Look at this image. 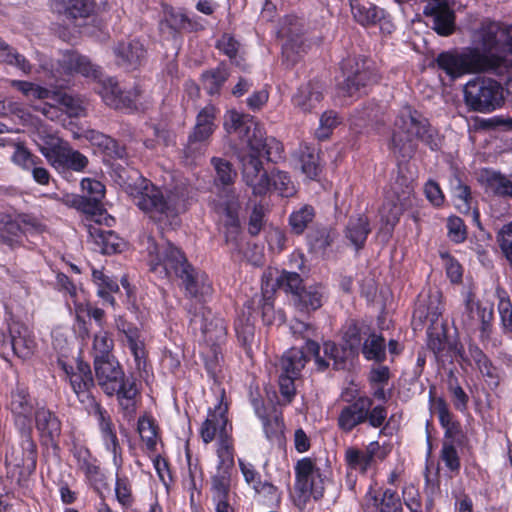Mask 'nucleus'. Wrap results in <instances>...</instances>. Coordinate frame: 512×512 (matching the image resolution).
I'll list each match as a JSON object with an SVG mask.
<instances>
[{"label": "nucleus", "instance_id": "obj_60", "mask_svg": "<svg viewBox=\"0 0 512 512\" xmlns=\"http://www.w3.org/2000/svg\"><path fill=\"white\" fill-rule=\"evenodd\" d=\"M447 389L455 410L465 413L468 410L470 398L456 377H452L448 380Z\"/></svg>", "mask_w": 512, "mask_h": 512}, {"label": "nucleus", "instance_id": "obj_4", "mask_svg": "<svg viewBox=\"0 0 512 512\" xmlns=\"http://www.w3.org/2000/svg\"><path fill=\"white\" fill-rule=\"evenodd\" d=\"M137 176L134 183H128L121 175V185L132 198L134 204L152 220L172 224L177 214L186 209L188 193L184 188L162 192L150 180Z\"/></svg>", "mask_w": 512, "mask_h": 512}, {"label": "nucleus", "instance_id": "obj_5", "mask_svg": "<svg viewBox=\"0 0 512 512\" xmlns=\"http://www.w3.org/2000/svg\"><path fill=\"white\" fill-rule=\"evenodd\" d=\"M395 130L389 144L390 150L400 158H412L416 152L414 140L420 141L431 151H439L444 137L428 118L409 104L400 109L394 122Z\"/></svg>", "mask_w": 512, "mask_h": 512}, {"label": "nucleus", "instance_id": "obj_45", "mask_svg": "<svg viewBox=\"0 0 512 512\" xmlns=\"http://www.w3.org/2000/svg\"><path fill=\"white\" fill-rule=\"evenodd\" d=\"M427 347L433 352L437 361L444 362V358L450 350L447 331L444 325H441V327L429 326L427 328Z\"/></svg>", "mask_w": 512, "mask_h": 512}, {"label": "nucleus", "instance_id": "obj_47", "mask_svg": "<svg viewBox=\"0 0 512 512\" xmlns=\"http://www.w3.org/2000/svg\"><path fill=\"white\" fill-rule=\"evenodd\" d=\"M92 279L97 286L98 296L114 307L115 299L112 294L119 291L117 281L106 275L102 269L95 268L92 269Z\"/></svg>", "mask_w": 512, "mask_h": 512}, {"label": "nucleus", "instance_id": "obj_41", "mask_svg": "<svg viewBox=\"0 0 512 512\" xmlns=\"http://www.w3.org/2000/svg\"><path fill=\"white\" fill-rule=\"evenodd\" d=\"M89 233L97 249L103 254L119 253L126 246L125 241L114 231L90 227Z\"/></svg>", "mask_w": 512, "mask_h": 512}, {"label": "nucleus", "instance_id": "obj_2", "mask_svg": "<svg viewBox=\"0 0 512 512\" xmlns=\"http://www.w3.org/2000/svg\"><path fill=\"white\" fill-rule=\"evenodd\" d=\"M481 50L466 47L440 52L434 59L438 70L451 80L483 71H497L507 67L508 55L512 56V24L489 21L479 30Z\"/></svg>", "mask_w": 512, "mask_h": 512}, {"label": "nucleus", "instance_id": "obj_6", "mask_svg": "<svg viewBox=\"0 0 512 512\" xmlns=\"http://www.w3.org/2000/svg\"><path fill=\"white\" fill-rule=\"evenodd\" d=\"M339 406L336 418L338 430L343 434L352 433L357 427L367 424L369 427L381 428L380 434H384L389 422H386L388 409L384 405L373 406V400L368 395H357L352 399H345Z\"/></svg>", "mask_w": 512, "mask_h": 512}, {"label": "nucleus", "instance_id": "obj_3", "mask_svg": "<svg viewBox=\"0 0 512 512\" xmlns=\"http://www.w3.org/2000/svg\"><path fill=\"white\" fill-rule=\"evenodd\" d=\"M148 257L152 272L159 278L175 274L182 280L185 290L191 297L203 299L211 294L212 286L208 276L188 264L184 254L171 242L159 246L150 239Z\"/></svg>", "mask_w": 512, "mask_h": 512}, {"label": "nucleus", "instance_id": "obj_7", "mask_svg": "<svg viewBox=\"0 0 512 512\" xmlns=\"http://www.w3.org/2000/svg\"><path fill=\"white\" fill-rule=\"evenodd\" d=\"M219 403L213 410H209L206 420L203 422L200 435L205 443H210L213 440H218V463L217 471L212 476L211 492L212 498L215 503L216 512H224V471L222 465L224 464L223 449H224V408L222 401L224 400V389L219 390Z\"/></svg>", "mask_w": 512, "mask_h": 512}, {"label": "nucleus", "instance_id": "obj_27", "mask_svg": "<svg viewBox=\"0 0 512 512\" xmlns=\"http://www.w3.org/2000/svg\"><path fill=\"white\" fill-rule=\"evenodd\" d=\"M465 310L469 313L476 312L480 322L479 339L482 343L488 342L494 329V309L493 305H483L475 300V296L469 293L465 299Z\"/></svg>", "mask_w": 512, "mask_h": 512}, {"label": "nucleus", "instance_id": "obj_24", "mask_svg": "<svg viewBox=\"0 0 512 512\" xmlns=\"http://www.w3.org/2000/svg\"><path fill=\"white\" fill-rule=\"evenodd\" d=\"M233 172V166L226 161V243L230 241L228 233L241 234V222L239 213L242 208L240 195L234 188H230V174Z\"/></svg>", "mask_w": 512, "mask_h": 512}, {"label": "nucleus", "instance_id": "obj_30", "mask_svg": "<svg viewBox=\"0 0 512 512\" xmlns=\"http://www.w3.org/2000/svg\"><path fill=\"white\" fill-rule=\"evenodd\" d=\"M371 230L368 216L365 213H360L349 217L344 229V235L354 246L355 250L360 251L365 247Z\"/></svg>", "mask_w": 512, "mask_h": 512}, {"label": "nucleus", "instance_id": "obj_18", "mask_svg": "<svg viewBox=\"0 0 512 512\" xmlns=\"http://www.w3.org/2000/svg\"><path fill=\"white\" fill-rule=\"evenodd\" d=\"M364 512H403L401 496L396 489L370 485L364 495Z\"/></svg>", "mask_w": 512, "mask_h": 512}, {"label": "nucleus", "instance_id": "obj_9", "mask_svg": "<svg viewBox=\"0 0 512 512\" xmlns=\"http://www.w3.org/2000/svg\"><path fill=\"white\" fill-rule=\"evenodd\" d=\"M343 81L339 89L345 96L366 94L367 89L380 80L375 63L364 56L347 57L341 62Z\"/></svg>", "mask_w": 512, "mask_h": 512}, {"label": "nucleus", "instance_id": "obj_15", "mask_svg": "<svg viewBox=\"0 0 512 512\" xmlns=\"http://www.w3.org/2000/svg\"><path fill=\"white\" fill-rule=\"evenodd\" d=\"M71 454L76 462L77 470L84 475L85 483L100 497L109 488L108 477L101 468L99 460L84 445L74 444Z\"/></svg>", "mask_w": 512, "mask_h": 512}, {"label": "nucleus", "instance_id": "obj_52", "mask_svg": "<svg viewBox=\"0 0 512 512\" xmlns=\"http://www.w3.org/2000/svg\"><path fill=\"white\" fill-rule=\"evenodd\" d=\"M324 359L329 363L333 361L335 370L343 369L346 366L348 358L351 356L350 351L344 344L339 346L334 341L327 340L323 342Z\"/></svg>", "mask_w": 512, "mask_h": 512}, {"label": "nucleus", "instance_id": "obj_29", "mask_svg": "<svg viewBox=\"0 0 512 512\" xmlns=\"http://www.w3.org/2000/svg\"><path fill=\"white\" fill-rule=\"evenodd\" d=\"M269 282L262 283V297L259 301L262 322L266 326H281L286 321V314L282 309H275V289H269Z\"/></svg>", "mask_w": 512, "mask_h": 512}, {"label": "nucleus", "instance_id": "obj_39", "mask_svg": "<svg viewBox=\"0 0 512 512\" xmlns=\"http://www.w3.org/2000/svg\"><path fill=\"white\" fill-rule=\"evenodd\" d=\"M311 358L313 356L305 349L296 347L288 349L280 359V374L300 378L302 370Z\"/></svg>", "mask_w": 512, "mask_h": 512}, {"label": "nucleus", "instance_id": "obj_46", "mask_svg": "<svg viewBox=\"0 0 512 512\" xmlns=\"http://www.w3.org/2000/svg\"><path fill=\"white\" fill-rule=\"evenodd\" d=\"M37 429L51 440L60 435L61 423L57 416L45 407H39L33 414Z\"/></svg>", "mask_w": 512, "mask_h": 512}, {"label": "nucleus", "instance_id": "obj_56", "mask_svg": "<svg viewBox=\"0 0 512 512\" xmlns=\"http://www.w3.org/2000/svg\"><path fill=\"white\" fill-rule=\"evenodd\" d=\"M53 100L58 103L69 117H81L85 115L86 108L83 100L66 93H53Z\"/></svg>", "mask_w": 512, "mask_h": 512}, {"label": "nucleus", "instance_id": "obj_58", "mask_svg": "<svg viewBox=\"0 0 512 512\" xmlns=\"http://www.w3.org/2000/svg\"><path fill=\"white\" fill-rule=\"evenodd\" d=\"M273 286L275 290L276 288L282 289L286 293H291L293 297L304 287L303 279L297 272L286 270L282 271L271 288Z\"/></svg>", "mask_w": 512, "mask_h": 512}, {"label": "nucleus", "instance_id": "obj_51", "mask_svg": "<svg viewBox=\"0 0 512 512\" xmlns=\"http://www.w3.org/2000/svg\"><path fill=\"white\" fill-rule=\"evenodd\" d=\"M354 19L362 26H372L385 18V11L373 4L352 7Z\"/></svg>", "mask_w": 512, "mask_h": 512}, {"label": "nucleus", "instance_id": "obj_19", "mask_svg": "<svg viewBox=\"0 0 512 512\" xmlns=\"http://www.w3.org/2000/svg\"><path fill=\"white\" fill-rule=\"evenodd\" d=\"M9 408L14 416L17 428L22 434L29 435L36 408L34 400L25 388L17 387L11 392Z\"/></svg>", "mask_w": 512, "mask_h": 512}, {"label": "nucleus", "instance_id": "obj_54", "mask_svg": "<svg viewBox=\"0 0 512 512\" xmlns=\"http://www.w3.org/2000/svg\"><path fill=\"white\" fill-rule=\"evenodd\" d=\"M253 489L261 497V504L268 508L279 507L282 501V493L278 487L268 481H257Z\"/></svg>", "mask_w": 512, "mask_h": 512}, {"label": "nucleus", "instance_id": "obj_17", "mask_svg": "<svg viewBox=\"0 0 512 512\" xmlns=\"http://www.w3.org/2000/svg\"><path fill=\"white\" fill-rule=\"evenodd\" d=\"M100 85L98 93L107 106L125 111L137 109V101L141 94L138 87L122 91L115 79L111 77L100 81Z\"/></svg>", "mask_w": 512, "mask_h": 512}, {"label": "nucleus", "instance_id": "obj_25", "mask_svg": "<svg viewBox=\"0 0 512 512\" xmlns=\"http://www.w3.org/2000/svg\"><path fill=\"white\" fill-rule=\"evenodd\" d=\"M8 330L14 354L22 359L30 358L35 352L36 341L29 327L11 319L8 322Z\"/></svg>", "mask_w": 512, "mask_h": 512}, {"label": "nucleus", "instance_id": "obj_57", "mask_svg": "<svg viewBox=\"0 0 512 512\" xmlns=\"http://www.w3.org/2000/svg\"><path fill=\"white\" fill-rule=\"evenodd\" d=\"M487 189L495 196L512 198V180L500 172H492L486 178Z\"/></svg>", "mask_w": 512, "mask_h": 512}, {"label": "nucleus", "instance_id": "obj_11", "mask_svg": "<svg viewBox=\"0 0 512 512\" xmlns=\"http://www.w3.org/2000/svg\"><path fill=\"white\" fill-rule=\"evenodd\" d=\"M295 505L304 508L312 498L320 501L325 494L326 476L310 457L299 459L294 466Z\"/></svg>", "mask_w": 512, "mask_h": 512}, {"label": "nucleus", "instance_id": "obj_35", "mask_svg": "<svg viewBox=\"0 0 512 512\" xmlns=\"http://www.w3.org/2000/svg\"><path fill=\"white\" fill-rule=\"evenodd\" d=\"M62 68L69 74L78 73L86 78L98 79L100 69L93 65L90 60L74 51L66 52L61 61Z\"/></svg>", "mask_w": 512, "mask_h": 512}, {"label": "nucleus", "instance_id": "obj_43", "mask_svg": "<svg viewBox=\"0 0 512 512\" xmlns=\"http://www.w3.org/2000/svg\"><path fill=\"white\" fill-rule=\"evenodd\" d=\"M316 218V210L310 204H304L294 209L288 217V225L293 235L300 236L313 224Z\"/></svg>", "mask_w": 512, "mask_h": 512}, {"label": "nucleus", "instance_id": "obj_22", "mask_svg": "<svg viewBox=\"0 0 512 512\" xmlns=\"http://www.w3.org/2000/svg\"><path fill=\"white\" fill-rule=\"evenodd\" d=\"M96 380L103 392L114 396L117 383L125 376L124 371L115 357L94 360Z\"/></svg>", "mask_w": 512, "mask_h": 512}, {"label": "nucleus", "instance_id": "obj_62", "mask_svg": "<svg viewBox=\"0 0 512 512\" xmlns=\"http://www.w3.org/2000/svg\"><path fill=\"white\" fill-rule=\"evenodd\" d=\"M0 61L6 62L19 68L23 73L28 74L31 71V65L21 54L14 52L13 49L0 38Z\"/></svg>", "mask_w": 512, "mask_h": 512}, {"label": "nucleus", "instance_id": "obj_26", "mask_svg": "<svg viewBox=\"0 0 512 512\" xmlns=\"http://www.w3.org/2000/svg\"><path fill=\"white\" fill-rule=\"evenodd\" d=\"M303 34L304 24L301 18L293 14L284 16L277 31L278 38L286 39L283 53H287L288 50L298 52L303 44Z\"/></svg>", "mask_w": 512, "mask_h": 512}, {"label": "nucleus", "instance_id": "obj_61", "mask_svg": "<svg viewBox=\"0 0 512 512\" xmlns=\"http://www.w3.org/2000/svg\"><path fill=\"white\" fill-rule=\"evenodd\" d=\"M114 347V342L107 331H100L95 334L93 340V355L94 360H102L106 358H113L111 351Z\"/></svg>", "mask_w": 512, "mask_h": 512}, {"label": "nucleus", "instance_id": "obj_64", "mask_svg": "<svg viewBox=\"0 0 512 512\" xmlns=\"http://www.w3.org/2000/svg\"><path fill=\"white\" fill-rule=\"evenodd\" d=\"M447 236L451 242L461 244L468 237V230L464 220L456 215H451L446 221Z\"/></svg>", "mask_w": 512, "mask_h": 512}, {"label": "nucleus", "instance_id": "obj_23", "mask_svg": "<svg viewBox=\"0 0 512 512\" xmlns=\"http://www.w3.org/2000/svg\"><path fill=\"white\" fill-rule=\"evenodd\" d=\"M324 99V88L320 81L309 80L300 85L292 96L293 106L303 113H311L317 109Z\"/></svg>", "mask_w": 512, "mask_h": 512}, {"label": "nucleus", "instance_id": "obj_32", "mask_svg": "<svg viewBox=\"0 0 512 512\" xmlns=\"http://www.w3.org/2000/svg\"><path fill=\"white\" fill-rule=\"evenodd\" d=\"M214 116L215 108L213 106H207L199 112L196 126L189 137L187 146L188 152L198 150V144L204 142L212 134L214 129Z\"/></svg>", "mask_w": 512, "mask_h": 512}, {"label": "nucleus", "instance_id": "obj_44", "mask_svg": "<svg viewBox=\"0 0 512 512\" xmlns=\"http://www.w3.org/2000/svg\"><path fill=\"white\" fill-rule=\"evenodd\" d=\"M166 24L174 32L179 31H197L202 28V25L193 19H190L181 10H176L172 7H166L164 9V19L161 21V27Z\"/></svg>", "mask_w": 512, "mask_h": 512}, {"label": "nucleus", "instance_id": "obj_12", "mask_svg": "<svg viewBox=\"0 0 512 512\" xmlns=\"http://www.w3.org/2000/svg\"><path fill=\"white\" fill-rule=\"evenodd\" d=\"M412 192V185L408 178L402 174L397 175L390 189L386 192L379 214L381 231H384L388 236H392Z\"/></svg>", "mask_w": 512, "mask_h": 512}, {"label": "nucleus", "instance_id": "obj_37", "mask_svg": "<svg viewBox=\"0 0 512 512\" xmlns=\"http://www.w3.org/2000/svg\"><path fill=\"white\" fill-rule=\"evenodd\" d=\"M371 326L364 321L350 319L347 321L342 334V342L350 351L352 357L357 356L363 343V337H366Z\"/></svg>", "mask_w": 512, "mask_h": 512}, {"label": "nucleus", "instance_id": "obj_53", "mask_svg": "<svg viewBox=\"0 0 512 512\" xmlns=\"http://www.w3.org/2000/svg\"><path fill=\"white\" fill-rule=\"evenodd\" d=\"M306 242L311 252H324L332 245L333 237L326 227L319 226L308 231Z\"/></svg>", "mask_w": 512, "mask_h": 512}, {"label": "nucleus", "instance_id": "obj_33", "mask_svg": "<svg viewBox=\"0 0 512 512\" xmlns=\"http://www.w3.org/2000/svg\"><path fill=\"white\" fill-rule=\"evenodd\" d=\"M360 352L366 361H372L375 364L384 363L387 359V353L386 339L383 334L371 327L363 340Z\"/></svg>", "mask_w": 512, "mask_h": 512}, {"label": "nucleus", "instance_id": "obj_38", "mask_svg": "<svg viewBox=\"0 0 512 512\" xmlns=\"http://www.w3.org/2000/svg\"><path fill=\"white\" fill-rule=\"evenodd\" d=\"M463 173L455 168L450 178V186L456 208L462 214H469L472 209V192L469 185L463 181Z\"/></svg>", "mask_w": 512, "mask_h": 512}, {"label": "nucleus", "instance_id": "obj_31", "mask_svg": "<svg viewBox=\"0 0 512 512\" xmlns=\"http://www.w3.org/2000/svg\"><path fill=\"white\" fill-rule=\"evenodd\" d=\"M116 62L119 66L126 69H134L141 64L145 57V49L143 44L138 40H130L120 42L114 48Z\"/></svg>", "mask_w": 512, "mask_h": 512}, {"label": "nucleus", "instance_id": "obj_59", "mask_svg": "<svg viewBox=\"0 0 512 512\" xmlns=\"http://www.w3.org/2000/svg\"><path fill=\"white\" fill-rule=\"evenodd\" d=\"M11 85L18 89L28 99H53V93L40 85L28 81L11 80Z\"/></svg>", "mask_w": 512, "mask_h": 512}, {"label": "nucleus", "instance_id": "obj_48", "mask_svg": "<svg viewBox=\"0 0 512 512\" xmlns=\"http://www.w3.org/2000/svg\"><path fill=\"white\" fill-rule=\"evenodd\" d=\"M263 426V431L267 440L278 447L285 444L284 429L285 424L282 415H274L270 417L266 415L265 418H260Z\"/></svg>", "mask_w": 512, "mask_h": 512}, {"label": "nucleus", "instance_id": "obj_63", "mask_svg": "<svg viewBox=\"0 0 512 512\" xmlns=\"http://www.w3.org/2000/svg\"><path fill=\"white\" fill-rule=\"evenodd\" d=\"M125 344L134 358L136 369H145L147 352L145 347V338L142 331L125 342Z\"/></svg>", "mask_w": 512, "mask_h": 512}, {"label": "nucleus", "instance_id": "obj_50", "mask_svg": "<svg viewBox=\"0 0 512 512\" xmlns=\"http://www.w3.org/2000/svg\"><path fill=\"white\" fill-rule=\"evenodd\" d=\"M2 224V227H0V243H4L11 248L19 245L24 232L16 217L6 216L2 220Z\"/></svg>", "mask_w": 512, "mask_h": 512}, {"label": "nucleus", "instance_id": "obj_20", "mask_svg": "<svg viewBox=\"0 0 512 512\" xmlns=\"http://www.w3.org/2000/svg\"><path fill=\"white\" fill-rule=\"evenodd\" d=\"M387 452L382 448L379 441L370 442L365 450L356 447H348L344 453V461L350 470L365 475L375 459L383 461Z\"/></svg>", "mask_w": 512, "mask_h": 512}, {"label": "nucleus", "instance_id": "obj_55", "mask_svg": "<svg viewBox=\"0 0 512 512\" xmlns=\"http://www.w3.org/2000/svg\"><path fill=\"white\" fill-rule=\"evenodd\" d=\"M86 137L93 145L101 148L107 155L122 158L125 154L123 147H120L113 138L101 132L92 130L87 133Z\"/></svg>", "mask_w": 512, "mask_h": 512}, {"label": "nucleus", "instance_id": "obj_28", "mask_svg": "<svg viewBox=\"0 0 512 512\" xmlns=\"http://www.w3.org/2000/svg\"><path fill=\"white\" fill-rule=\"evenodd\" d=\"M118 404L127 417H133L136 413L140 390L133 377L124 376L115 387Z\"/></svg>", "mask_w": 512, "mask_h": 512}, {"label": "nucleus", "instance_id": "obj_8", "mask_svg": "<svg viewBox=\"0 0 512 512\" xmlns=\"http://www.w3.org/2000/svg\"><path fill=\"white\" fill-rule=\"evenodd\" d=\"M429 407L432 413H436L440 426L444 429V441L440 451V459L445 467L451 472L458 474L461 468V461L453 439L461 433V424L455 420L454 414L450 411L447 401L443 397L435 396V387L429 389Z\"/></svg>", "mask_w": 512, "mask_h": 512}, {"label": "nucleus", "instance_id": "obj_16", "mask_svg": "<svg viewBox=\"0 0 512 512\" xmlns=\"http://www.w3.org/2000/svg\"><path fill=\"white\" fill-rule=\"evenodd\" d=\"M98 424L101 441L107 452L112 454V462L115 468L123 467L122 448L117 436L115 425L109 412L101 405L88 412Z\"/></svg>", "mask_w": 512, "mask_h": 512}, {"label": "nucleus", "instance_id": "obj_14", "mask_svg": "<svg viewBox=\"0 0 512 512\" xmlns=\"http://www.w3.org/2000/svg\"><path fill=\"white\" fill-rule=\"evenodd\" d=\"M57 364L66 374L73 392L88 412L95 409L96 406H100L92 395L91 390L94 387V380L90 366L87 363L79 361L76 367H73L63 359H58Z\"/></svg>", "mask_w": 512, "mask_h": 512}, {"label": "nucleus", "instance_id": "obj_42", "mask_svg": "<svg viewBox=\"0 0 512 512\" xmlns=\"http://www.w3.org/2000/svg\"><path fill=\"white\" fill-rule=\"evenodd\" d=\"M425 15L433 17V29L440 36H450L455 30V13L445 4H438L429 10L425 9Z\"/></svg>", "mask_w": 512, "mask_h": 512}, {"label": "nucleus", "instance_id": "obj_34", "mask_svg": "<svg viewBox=\"0 0 512 512\" xmlns=\"http://www.w3.org/2000/svg\"><path fill=\"white\" fill-rule=\"evenodd\" d=\"M323 286L321 284H312L304 286L294 297L295 308L302 313L310 314L323 305Z\"/></svg>", "mask_w": 512, "mask_h": 512}, {"label": "nucleus", "instance_id": "obj_13", "mask_svg": "<svg viewBox=\"0 0 512 512\" xmlns=\"http://www.w3.org/2000/svg\"><path fill=\"white\" fill-rule=\"evenodd\" d=\"M39 151L59 173L83 172L89 163L84 154L52 135L48 136L43 144H39Z\"/></svg>", "mask_w": 512, "mask_h": 512}, {"label": "nucleus", "instance_id": "obj_49", "mask_svg": "<svg viewBox=\"0 0 512 512\" xmlns=\"http://www.w3.org/2000/svg\"><path fill=\"white\" fill-rule=\"evenodd\" d=\"M115 498L123 508H129L133 505L134 497L132 493V484L129 478L122 472L121 468H115Z\"/></svg>", "mask_w": 512, "mask_h": 512}, {"label": "nucleus", "instance_id": "obj_40", "mask_svg": "<svg viewBox=\"0 0 512 512\" xmlns=\"http://www.w3.org/2000/svg\"><path fill=\"white\" fill-rule=\"evenodd\" d=\"M234 330L238 342L243 347H251L255 337V323L253 316V307L245 304L234 322Z\"/></svg>", "mask_w": 512, "mask_h": 512}, {"label": "nucleus", "instance_id": "obj_1", "mask_svg": "<svg viewBox=\"0 0 512 512\" xmlns=\"http://www.w3.org/2000/svg\"><path fill=\"white\" fill-rule=\"evenodd\" d=\"M230 121L228 131L237 133L247 141L246 148L238 153V160L242 180L252 189L253 195L264 197L274 190L281 197H293L297 188L290 174L276 168L268 171L264 167V161L276 164L284 157L282 142L275 137L266 136L264 127L250 114L232 110Z\"/></svg>", "mask_w": 512, "mask_h": 512}, {"label": "nucleus", "instance_id": "obj_21", "mask_svg": "<svg viewBox=\"0 0 512 512\" xmlns=\"http://www.w3.org/2000/svg\"><path fill=\"white\" fill-rule=\"evenodd\" d=\"M290 331L294 338L305 340V345L301 349H305L307 353L313 356L316 370L318 372H324L329 368L328 363L320 355L321 347L319 343L312 338L316 335V328L311 323L295 319L291 322Z\"/></svg>", "mask_w": 512, "mask_h": 512}, {"label": "nucleus", "instance_id": "obj_10", "mask_svg": "<svg viewBox=\"0 0 512 512\" xmlns=\"http://www.w3.org/2000/svg\"><path fill=\"white\" fill-rule=\"evenodd\" d=\"M501 83L488 77H477L468 81L463 89L464 103L469 111L490 113L504 104Z\"/></svg>", "mask_w": 512, "mask_h": 512}, {"label": "nucleus", "instance_id": "obj_36", "mask_svg": "<svg viewBox=\"0 0 512 512\" xmlns=\"http://www.w3.org/2000/svg\"><path fill=\"white\" fill-rule=\"evenodd\" d=\"M52 9L67 19L77 20L89 17L95 9L94 0H62L55 1Z\"/></svg>", "mask_w": 512, "mask_h": 512}]
</instances>
